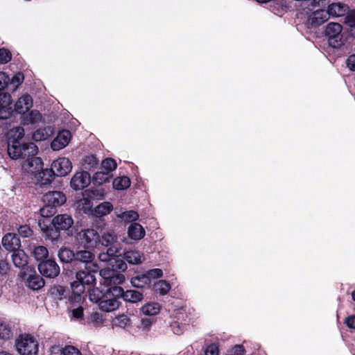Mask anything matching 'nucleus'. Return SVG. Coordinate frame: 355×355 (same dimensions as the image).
<instances>
[{
  "instance_id": "nucleus-50",
  "label": "nucleus",
  "mask_w": 355,
  "mask_h": 355,
  "mask_svg": "<svg viewBox=\"0 0 355 355\" xmlns=\"http://www.w3.org/2000/svg\"><path fill=\"white\" fill-rule=\"evenodd\" d=\"M102 168L105 170V173H110L116 168V163L113 159L107 158L102 162Z\"/></svg>"
},
{
  "instance_id": "nucleus-64",
  "label": "nucleus",
  "mask_w": 355,
  "mask_h": 355,
  "mask_svg": "<svg viewBox=\"0 0 355 355\" xmlns=\"http://www.w3.org/2000/svg\"><path fill=\"white\" fill-rule=\"evenodd\" d=\"M234 349H235L236 352L241 354H243L244 352L243 347L241 345L235 346Z\"/></svg>"
},
{
  "instance_id": "nucleus-1",
  "label": "nucleus",
  "mask_w": 355,
  "mask_h": 355,
  "mask_svg": "<svg viewBox=\"0 0 355 355\" xmlns=\"http://www.w3.org/2000/svg\"><path fill=\"white\" fill-rule=\"evenodd\" d=\"M110 266L112 269L107 267L100 270V275L103 278V284L110 286L122 284L125 280V277L118 271L123 272L126 270L128 267L125 262L121 259L114 257Z\"/></svg>"
},
{
  "instance_id": "nucleus-7",
  "label": "nucleus",
  "mask_w": 355,
  "mask_h": 355,
  "mask_svg": "<svg viewBox=\"0 0 355 355\" xmlns=\"http://www.w3.org/2000/svg\"><path fill=\"white\" fill-rule=\"evenodd\" d=\"M40 272L46 277L55 278L60 273V267L53 259H48L38 265Z\"/></svg>"
},
{
  "instance_id": "nucleus-22",
  "label": "nucleus",
  "mask_w": 355,
  "mask_h": 355,
  "mask_svg": "<svg viewBox=\"0 0 355 355\" xmlns=\"http://www.w3.org/2000/svg\"><path fill=\"white\" fill-rule=\"evenodd\" d=\"M45 284L44 280L35 272L28 275L26 279L27 286L32 290H39Z\"/></svg>"
},
{
  "instance_id": "nucleus-3",
  "label": "nucleus",
  "mask_w": 355,
  "mask_h": 355,
  "mask_svg": "<svg viewBox=\"0 0 355 355\" xmlns=\"http://www.w3.org/2000/svg\"><path fill=\"white\" fill-rule=\"evenodd\" d=\"M15 347L19 355H37L39 351L38 341L30 334L20 336L16 340Z\"/></svg>"
},
{
  "instance_id": "nucleus-6",
  "label": "nucleus",
  "mask_w": 355,
  "mask_h": 355,
  "mask_svg": "<svg viewBox=\"0 0 355 355\" xmlns=\"http://www.w3.org/2000/svg\"><path fill=\"white\" fill-rule=\"evenodd\" d=\"M51 171L56 176L64 177L72 170V164L69 158L58 157L51 164Z\"/></svg>"
},
{
  "instance_id": "nucleus-61",
  "label": "nucleus",
  "mask_w": 355,
  "mask_h": 355,
  "mask_svg": "<svg viewBox=\"0 0 355 355\" xmlns=\"http://www.w3.org/2000/svg\"><path fill=\"white\" fill-rule=\"evenodd\" d=\"M171 329L175 334H181L183 332L182 327H181L177 322L172 323Z\"/></svg>"
},
{
  "instance_id": "nucleus-9",
  "label": "nucleus",
  "mask_w": 355,
  "mask_h": 355,
  "mask_svg": "<svg viewBox=\"0 0 355 355\" xmlns=\"http://www.w3.org/2000/svg\"><path fill=\"white\" fill-rule=\"evenodd\" d=\"M1 243L6 250L12 252L21 248L20 239L15 234L8 233L4 235Z\"/></svg>"
},
{
  "instance_id": "nucleus-16",
  "label": "nucleus",
  "mask_w": 355,
  "mask_h": 355,
  "mask_svg": "<svg viewBox=\"0 0 355 355\" xmlns=\"http://www.w3.org/2000/svg\"><path fill=\"white\" fill-rule=\"evenodd\" d=\"M33 106L32 97L28 94L23 95L15 104V110L24 114Z\"/></svg>"
},
{
  "instance_id": "nucleus-62",
  "label": "nucleus",
  "mask_w": 355,
  "mask_h": 355,
  "mask_svg": "<svg viewBox=\"0 0 355 355\" xmlns=\"http://www.w3.org/2000/svg\"><path fill=\"white\" fill-rule=\"evenodd\" d=\"M345 324L349 328L355 329V315H350L345 319Z\"/></svg>"
},
{
  "instance_id": "nucleus-25",
  "label": "nucleus",
  "mask_w": 355,
  "mask_h": 355,
  "mask_svg": "<svg viewBox=\"0 0 355 355\" xmlns=\"http://www.w3.org/2000/svg\"><path fill=\"white\" fill-rule=\"evenodd\" d=\"M12 260L16 267L23 268L28 263V256L25 252L20 248L12 252Z\"/></svg>"
},
{
  "instance_id": "nucleus-45",
  "label": "nucleus",
  "mask_w": 355,
  "mask_h": 355,
  "mask_svg": "<svg viewBox=\"0 0 355 355\" xmlns=\"http://www.w3.org/2000/svg\"><path fill=\"white\" fill-rule=\"evenodd\" d=\"M105 295L98 288H94L89 291V300L95 303L100 304L101 300L104 297Z\"/></svg>"
},
{
  "instance_id": "nucleus-54",
  "label": "nucleus",
  "mask_w": 355,
  "mask_h": 355,
  "mask_svg": "<svg viewBox=\"0 0 355 355\" xmlns=\"http://www.w3.org/2000/svg\"><path fill=\"white\" fill-rule=\"evenodd\" d=\"M145 275L148 277L150 281L151 279L161 277L163 275L162 270L159 268H155L148 270Z\"/></svg>"
},
{
  "instance_id": "nucleus-49",
  "label": "nucleus",
  "mask_w": 355,
  "mask_h": 355,
  "mask_svg": "<svg viewBox=\"0 0 355 355\" xmlns=\"http://www.w3.org/2000/svg\"><path fill=\"white\" fill-rule=\"evenodd\" d=\"M130 318L125 315H121L114 318L113 320L114 325L125 328L130 324Z\"/></svg>"
},
{
  "instance_id": "nucleus-36",
  "label": "nucleus",
  "mask_w": 355,
  "mask_h": 355,
  "mask_svg": "<svg viewBox=\"0 0 355 355\" xmlns=\"http://www.w3.org/2000/svg\"><path fill=\"white\" fill-rule=\"evenodd\" d=\"M123 299L125 301L136 303L143 299V295L137 291L129 290L125 292Z\"/></svg>"
},
{
  "instance_id": "nucleus-14",
  "label": "nucleus",
  "mask_w": 355,
  "mask_h": 355,
  "mask_svg": "<svg viewBox=\"0 0 355 355\" xmlns=\"http://www.w3.org/2000/svg\"><path fill=\"white\" fill-rule=\"evenodd\" d=\"M27 145L21 146L19 141L9 140L8 145V153L9 156L14 159L24 157L25 149Z\"/></svg>"
},
{
  "instance_id": "nucleus-12",
  "label": "nucleus",
  "mask_w": 355,
  "mask_h": 355,
  "mask_svg": "<svg viewBox=\"0 0 355 355\" xmlns=\"http://www.w3.org/2000/svg\"><path fill=\"white\" fill-rule=\"evenodd\" d=\"M71 139V132L64 130L60 131L56 137L52 141L51 146L53 150H59L64 148Z\"/></svg>"
},
{
  "instance_id": "nucleus-32",
  "label": "nucleus",
  "mask_w": 355,
  "mask_h": 355,
  "mask_svg": "<svg viewBox=\"0 0 355 355\" xmlns=\"http://www.w3.org/2000/svg\"><path fill=\"white\" fill-rule=\"evenodd\" d=\"M42 120V114L37 110H32L24 114L22 121L24 125L34 124Z\"/></svg>"
},
{
  "instance_id": "nucleus-37",
  "label": "nucleus",
  "mask_w": 355,
  "mask_h": 355,
  "mask_svg": "<svg viewBox=\"0 0 355 355\" xmlns=\"http://www.w3.org/2000/svg\"><path fill=\"white\" fill-rule=\"evenodd\" d=\"M141 310L144 315H155L159 312L160 307L157 303H148L144 305Z\"/></svg>"
},
{
  "instance_id": "nucleus-43",
  "label": "nucleus",
  "mask_w": 355,
  "mask_h": 355,
  "mask_svg": "<svg viewBox=\"0 0 355 355\" xmlns=\"http://www.w3.org/2000/svg\"><path fill=\"white\" fill-rule=\"evenodd\" d=\"M171 288L170 284L164 280H159L154 284V289L161 295L166 294Z\"/></svg>"
},
{
  "instance_id": "nucleus-53",
  "label": "nucleus",
  "mask_w": 355,
  "mask_h": 355,
  "mask_svg": "<svg viewBox=\"0 0 355 355\" xmlns=\"http://www.w3.org/2000/svg\"><path fill=\"white\" fill-rule=\"evenodd\" d=\"M11 59L10 52L5 49H0V64H4L9 62Z\"/></svg>"
},
{
  "instance_id": "nucleus-29",
  "label": "nucleus",
  "mask_w": 355,
  "mask_h": 355,
  "mask_svg": "<svg viewBox=\"0 0 355 355\" xmlns=\"http://www.w3.org/2000/svg\"><path fill=\"white\" fill-rule=\"evenodd\" d=\"M61 355H94L87 349L80 350L73 345H67L60 350Z\"/></svg>"
},
{
  "instance_id": "nucleus-57",
  "label": "nucleus",
  "mask_w": 355,
  "mask_h": 355,
  "mask_svg": "<svg viewBox=\"0 0 355 355\" xmlns=\"http://www.w3.org/2000/svg\"><path fill=\"white\" fill-rule=\"evenodd\" d=\"M218 347L215 344H211L205 350V355H218Z\"/></svg>"
},
{
  "instance_id": "nucleus-47",
  "label": "nucleus",
  "mask_w": 355,
  "mask_h": 355,
  "mask_svg": "<svg viewBox=\"0 0 355 355\" xmlns=\"http://www.w3.org/2000/svg\"><path fill=\"white\" fill-rule=\"evenodd\" d=\"M12 330L9 324L0 322V338L8 339L12 336Z\"/></svg>"
},
{
  "instance_id": "nucleus-55",
  "label": "nucleus",
  "mask_w": 355,
  "mask_h": 355,
  "mask_svg": "<svg viewBox=\"0 0 355 355\" xmlns=\"http://www.w3.org/2000/svg\"><path fill=\"white\" fill-rule=\"evenodd\" d=\"M19 234L23 237H28L32 234V230L29 226L21 225L18 229Z\"/></svg>"
},
{
  "instance_id": "nucleus-31",
  "label": "nucleus",
  "mask_w": 355,
  "mask_h": 355,
  "mask_svg": "<svg viewBox=\"0 0 355 355\" xmlns=\"http://www.w3.org/2000/svg\"><path fill=\"white\" fill-rule=\"evenodd\" d=\"M72 293L73 294V298L78 302H80L83 300L82 293L85 291V285L81 283L79 280L75 281L71 284Z\"/></svg>"
},
{
  "instance_id": "nucleus-42",
  "label": "nucleus",
  "mask_w": 355,
  "mask_h": 355,
  "mask_svg": "<svg viewBox=\"0 0 355 355\" xmlns=\"http://www.w3.org/2000/svg\"><path fill=\"white\" fill-rule=\"evenodd\" d=\"M118 285L119 284H112L108 286L110 288H108L106 294H110L111 297H114L117 300L121 297L123 298V295L125 292H123V288L121 286H119Z\"/></svg>"
},
{
  "instance_id": "nucleus-40",
  "label": "nucleus",
  "mask_w": 355,
  "mask_h": 355,
  "mask_svg": "<svg viewBox=\"0 0 355 355\" xmlns=\"http://www.w3.org/2000/svg\"><path fill=\"white\" fill-rule=\"evenodd\" d=\"M91 198H87L83 195V198L79 202V207L80 209L87 214H91L94 213L92 209L93 204Z\"/></svg>"
},
{
  "instance_id": "nucleus-27",
  "label": "nucleus",
  "mask_w": 355,
  "mask_h": 355,
  "mask_svg": "<svg viewBox=\"0 0 355 355\" xmlns=\"http://www.w3.org/2000/svg\"><path fill=\"white\" fill-rule=\"evenodd\" d=\"M94 258L95 254L91 249L79 250L75 254V260L85 263H91Z\"/></svg>"
},
{
  "instance_id": "nucleus-46",
  "label": "nucleus",
  "mask_w": 355,
  "mask_h": 355,
  "mask_svg": "<svg viewBox=\"0 0 355 355\" xmlns=\"http://www.w3.org/2000/svg\"><path fill=\"white\" fill-rule=\"evenodd\" d=\"M42 231L44 233V236L51 241L57 240L60 236L59 230L53 228V227H46V228L41 227Z\"/></svg>"
},
{
  "instance_id": "nucleus-17",
  "label": "nucleus",
  "mask_w": 355,
  "mask_h": 355,
  "mask_svg": "<svg viewBox=\"0 0 355 355\" xmlns=\"http://www.w3.org/2000/svg\"><path fill=\"white\" fill-rule=\"evenodd\" d=\"M98 306L102 311H113L119 306V302L117 299L111 297L110 294L105 293Z\"/></svg>"
},
{
  "instance_id": "nucleus-59",
  "label": "nucleus",
  "mask_w": 355,
  "mask_h": 355,
  "mask_svg": "<svg viewBox=\"0 0 355 355\" xmlns=\"http://www.w3.org/2000/svg\"><path fill=\"white\" fill-rule=\"evenodd\" d=\"M72 315L76 319H80L83 316V309L81 306L72 309Z\"/></svg>"
},
{
  "instance_id": "nucleus-58",
  "label": "nucleus",
  "mask_w": 355,
  "mask_h": 355,
  "mask_svg": "<svg viewBox=\"0 0 355 355\" xmlns=\"http://www.w3.org/2000/svg\"><path fill=\"white\" fill-rule=\"evenodd\" d=\"M346 23L351 27H355V11H352L345 18Z\"/></svg>"
},
{
  "instance_id": "nucleus-30",
  "label": "nucleus",
  "mask_w": 355,
  "mask_h": 355,
  "mask_svg": "<svg viewBox=\"0 0 355 355\" xmlns=\"http://www.w3.org/2000/svg\"><path fill=\"white\" fill-rule=\"evenodd\" d=\"M112 209L113 206L110 202H103L95 207L94 214L97 217H102L109 214Z\"/></svg>"
},
{
  "instance_id": "nucleus-24",
  "label": "nucleus",
  "mask_w": 355,
  "mask_h": 355,
  "mask_svg": "<svg viewBox=\"0 0 355 355\" xmlns=\"http://www.w3.org/2000/svg\"><path fill=\"white\" fill-rule=\"evenodd\" d=\"M349 8L347 5L341 3H333L328 6L327 12L329 16L340 17L348 12Z\"/></svg>"
},
{
  "instance_id": "nucleus-51",
  "label": "nucleus",
  "mask_w": 355,
  "mask_h": 355,
  "mask_svg": "<svg viewBox=\"0 0 355 355\" xmlns=\"http://www.w3.org/2000/svg\"><path fill=\"white\" fill-rule=\"evenodd\" d=\"M55 212V207L49 204H45L40 209V214L42 217L48 218L53 216Z\"/></svg>"
},
{
  "instance_id": "nucleus-63",
  "label": "nucleus",
  "mask_w": 355,
  "mask_h": 355,
  "mask_svg": "<svg viewBox=\"0 0 355 355\" xmlns=\"http://www.w3.org/2000/svg\"><path fill=\"white\" fill-rule=\"evenodd\" d=\"M8 264L5 261L0 262V273L4 274L8 270Z\"/></svg>"
},
{
  "instance_id": "nucleus-13",
  "label": "nucleus",
  "mask_w": 355,
  "mask_h": 355,
  "mask_svg": "<svg viewBox=\"0 0 355 355\" xmlns=\"http://www.w3.org/2000/svg\"><path fill=\"white\" fill-rule=\"evenodd\" d=\"M43 200L45 204L56 207L64 204L66 202V197L60 191H49L43 196Z\"/></svg>"
},
{
  "instance_id": "nucleus-28",
  "label": "nucleus",
  "mask_w": 355,
  "mask_h": 355,
  "mask_svg": "<svg viewBox=\"0 0 355 355\" xmlns=\"http://www.w3.org/2000/svg\"><path fill=\"white\" fill-rule=\"evenodd\" d=\"M53 132V129L51 126L37 130L33 133V139L36 141H40L46 139Z\"/></svg>"
},
{
  "instance_id": "nucleus-44",
  "label": "nucleus",
  "mask_w": 355,
  "mask_h": 355,
  "mask_svg": "<svg viewBox=\"0 0 355 355\" xmlns=\"http://www.w3.org/2000/svg\"><path fill=\"white\" fill-rule=\"evenodd\" d=\"M24 130L22 127H16L9 132V140L19 141L24 137Z\"/></svg>"
},
{
  "instance_id": "nucleus-2",
  "label": "nucleus",
  "mask_w": 355,
  "mask_h": 355,
  "mask_svg": "<svg viewBox=\"0 0 355 355\" xmlns=\"http://www.w3.org/2000/svg\"><path fill=\"white\" fill-rule=\"evenodd\" d=\"M38 148L33 143L27 144L26 149H25L24 157L25 161L22 164V168L24 171L28 173H35L39 172L42 168V159L36 157Z\"/></svg>"
},
{
  "instance_id": "nucleus-39",
  "label": "nucleus",
  "mask_w": 355,
  "mask_h": 355,
  "mask_svg": "<svg viewBox=\"0 0 355 355\" xmlns=\"http://www.w3.org/2000/svg\"><path fill=\"white\" fill-rule=\"evenodd\" d=\"M105 194V191L103 189H91L86 190L84 193V196L89 198L92 200H101L103 198Z\"/></svg>"
},
{
  "instance_id": "nucleus-15",
  "label": "nucleus",
  "mask_w": 355,
  "mask_h": 355,
  "mask_svg": "<svg viewBox=\"0 0 355 355\" xmlns=\"http://www.w3.org/2000/svg\"><path fill=\"white\" fill-rule=\"evenodd\" d=\"M329 15L327 10H318L312 12L308 18L310 24L318 26L328 20Z\"/></svg>"
},
{
  "instance_id": "nucleus-33",
  "label": "nucleus",
  "mask_w": 355,
  "mask_h": 355,
  "mask_svg": "<svg viewBox=\"0 0 355 355\" xmlns=\"http://www.w3.org/2000/svg\"><path fill=\"white\" fill-rule=\"evenodd\" d=\"M32 254L37 261L42 262L48 259L49 251L46 247L39 245L33 248Z\"/></svg>"
},
{
  "instance_id": "nucleus-8",
  "label": "nucleus",
  "mask_w": 355,
  "mask_h": 355,
  "mask_svg": "<svg viewBox=\"0 0 355 355\" xmlns=\"http://www.w3.org/2000/svg\"><path fill=\"white\" fill-rule=\"evenodd\" d=\"M91 182V178L89 173L80 171L76 173L71 180V187L74 190L83 189L87 187Z\"/></svg>"
},
{
  "instance_id": "nucleus-21",
  "label": "nucleus",
  "mask_w": 355,
  "mask_h": 355,
  "mask_svg": "<svg viewBox=\"0 0 355 355\" xmlns=\"http://www.w3.org/2000/svg\"><path fill=\"white\" fill-rule=\"evenodd\" d=\"M118 241V236L114 230H107L104 232L100 236V241L102 245L105 247H111L113 245H117L116 243Z\"/></svg>"
},
{
  "instance_id": "nucleus-41",
  "label": "nucleus",
  "mask_w": 355,
  "mask_h": 355,
  "mask_svg": "<svg viewBox=\"0 0 355 355\" xmlns=\"http://www.w3.org/2000/svg\"><path fill=\"white\" fill-rule=\"evenodd\" d=\"M110 175L104 171L96 172L93 176V182L95 184L101 185L109 181Z\"/></svg>"
},
{
  "instance_id": "nucleus-18",
  "label": "nucleus",
  "mask_w": 355,
  "mask_h": 355,
  "mask_svg": "<svg viewBox=\"0 0 355 355\" xmlns=\"http://www.w3.org/2000/svg\"><path fill=\"white\" fill-rule=\"evenodd\" d=\"M95 269L93 270H80L76 273V279L81 283L85 285H92L94 283L96 279L94 272L96 271L97 268H99L98 265L94 264Z\"/></svg>"
},
{
  "instance_id": "nucleus-26",
  "label": "nucleus",
  "mask_w": 355,
  "mask_h": 355,
  "mask_svg": "<svg viewBox=\"0 0 355 355\" xmlns=\"http://www.w3.org/2000/svg\"><path fill=\"white\" fill-rule=\"evenodd\" d=\"M124 259L130 264H139L145 259L143 254L137 250L126 252L124 254Z\"/></svg>"
},
{
  "instance_id": "nucleus-35",
  "label": "nucleus",
  "mask_w": 355,
  "mask_h": 355,
  "mask_svg": "<svg viewBox=\"0 0 355 355\" xmlns=\"http://www.w3.org/2000/svg\"><path fill=\"white\" fill-rule=\"evenodd\" d=\"M131 284L135 287L143 288L146 286H148L150 284V281L145 274H142L132 277Z\"/></svg>"
},
{
  "instance_id": "nucleus-19",
  "label": "nucleus",
  "mask_w": 355,
  "mask_h": 355,
  "mask_svg": "<svg viewBox=\"0 0 355 355\" xmlns=\"http://www.w3.org/2000/svg\"><path fill=\"white\" fill-rule=\"evenodd\" d=\"M114 214L121 222L125 223L135 221L139 218L138 213L133 210L124 211L122 209H116Z\"/></svg>"
},
{
  "instance_id": "nucleus-38",
  "label": "nucleus",
  "mask_w": 355,
  "mask_h": 355,
  "mask_svg": "<svg viewBox=\"0 0 355 355\" xmlns=\"http://www.w3.org/2000/svg\"><path fill=\"white\" fill-rule=\"evenodd\" d=\"M75 254L73 251L67 248H61L58 252L60 261L64 263H69L73 259H75Z\"/></svg>"
},
{
  "instance_id": "nucleus-11",
  "label": "nucleus",
  "mask_w": 355,
  "mask_h": 355,
  "mask_svg": "<svg viewBox=\"0 0 355 355\" xmlns=\"http://www.w3.org/2000/svg\"><path fill=\"white\" fill-rule=\"evenodd\" d=\"M12 98L10 94H0V119H8L12 114Z\"/></svg>"
},
{
  "instance_id": "nucleus-5",
  "label": "nucleus",
  "mask_w": 355,
  "mask_h": 355,
  "mask_svg": "<svg viewBox=\"0 0 355 355\" xmlns=\"http://www.w3.org/2000/svg\"><path fill=\"white\" fill-rule=\"evenodd\" d=\"M342 26L338 23H329L325 29V35L328 37V43L333 48H338L343 44L341 35Z\"/></svg>"
},
{
  "instance_id": "nucleus-34",
  "label": "nucleus",
  "mask_w": 355,
  "mask_h": 355,
  "mask_svg": "<svg viewBox=\"0 0 355 355\" xmlns=\"http://www.w3.org/2000/svg\"><path fill=\"white\" fill-rule=\"evenodd\" d=\"M112 184L114 189L117 190H123L130 187V180L126 176L119 177L113 180Z\"/></svg>"
},
{
  "instance_id": "nucleus-52",
  "label": "nucleus",
  "mask_w": 355,
  "mask_h": 355,
  "mask_svg": "<svg viewBox=\"0 0 355 355\" xmlns=\"http://www.w3.org/2000/svg\"><path fill=\"white\" fill-rule=\"evenodd\" d=\"M24 77L21 73H17L12 79H10V84L13 85V91H15L24 81Z\"/></svg>"
},
{
  "instance_id": "nucleus-48",
  "label": "nucleus",
  "mask_w": 355,
  "mask_h": 355,
  "mask_svg": "<svg viewBox=\"0 0 355 355\" xmlns=\"http://www.w3.org/2000/svg\"><path fill=\"white\" fill-rule=\"evenodd\" d=\"M83 163L85 168L91 169L97 166L98 160L94 155H89L85 156Z\"/></svg>"
},
{
  "instance_id": "nucleus-10",
  "label": "nucleus",
  "mask_w": 355,
  "mask_h": 355,
  "mask_svg": "<svg viewBox=\"0 0 355 355\" xmlns=\"http://www.w3.org/2000/svg\"><path fill=\"white\" fill-rule=\"evenodd\" d=\"M53 227L58 230H68L73 224L72 217L68 214H60L52 220Z\"/></svg>"
},
{
  "instance_id": "nucleus-60",
  "label": "nucleus",
  "mask_w": 355,
  "mask_h": 355,
  "mask_svg": "<svg viewBox=\"0 0 355 355\" xmlns=\"http://www.w3.org/2000/svg\"><path fill=\"white\" fill-rule=\"evenodd\" d=\"M347 65L350 70L355 71V54L347 58Z\"/></svg>"
},
{
  "instance_id": "nucleus-23",
  "label": "nucleus",
  "mask_w": 355,
  "mask_h": 355,
  "mask_svg": "<svg viewBox=\"0 0 355 355\" xmlns=\"http://www.w3.org/2000/svg\"><path fill=\"white\" fill-rule=\"evenodd\" d=\"M145 234L144 227L137 223H132L128 229L129 238L135 241L143 239Z\"/></svg>"
},
{
  "instance_id": "nucleus-20",
  "label": "nucleus",
  "mask_w": 355,
  "mask_h": 355,
  "mask_svg": "<svg viewBox=\"0 0 355 355\" xmlns=\"http://www.w3.org/2000/svg\"><path fill=\"white\" fill-rule=\"evenodd\" d=\"M120 248L117 245L110 247L105 252H102L98 254V260L103 263H107L109 266L111 265L112 261L116 254L119 252Z\"/></svg>"
},
{
  "instance_id": "nucleus-56",
  "label": "nucleus",
  "mask_w": 355,
  "mask_h": 355,
  "mask_svg": "<svg viewBox=\"0 0 355 355\" xmlns=\"http://www.w3.org/2000/svg\"><path fill=\"white\" fill-rule=\"evenodd\" d=\"M10 82V77L3 71L0 72V90L4 89Z\"/></svg>"
},
{
  "instance_id": "nucleus-4",
  "label": "nucleus",
  "mask_w": 355,
  "mask_h": 355,
  "mask_svg": "<svg viewBox=\"0 0 355 355\" xmlns=\"http://www.w3.org/2000/svg\"><path fill=\"white\" fill-rule=\"evenodd\" d=\"M78 239L85 248L94 249L99 244L100 236L96 230L86 229L78 233Z\"/></svg>"
}]
</instances>
